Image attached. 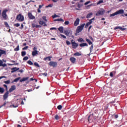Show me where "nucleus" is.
I'll return each instance as SVG.
<instances>
[{"label":"nucleus","mask_w":127,"mask_h":127,"mask_svg":"<svg viewBox=\"0 0 127 127\" xmlns=\"http://www.w3.org/2000/svg\"><path fill=\"white\" fill-rule=\"evenodd\" d=\"M28 16L30 19H35V16L32 15V13L29 12L28 13Z\"/></svg>","instance_id":"obj_10"},{"label":"nucleus","mask_w":127,"mask_h":127,"mask_svg":"<svg viewBox=\"0 0 127 127\" xmlns=\"http://www.w3.org/2000/svg\"><path fill=\"white\" fill-rule=\"evenodd\" d=\"M3 87H4L5 88H6V90H7V85L4 84V85H3Z\"/></svg>","instance_id":"obj_60"},{"label":"nucleus","mask_w":127,"mask_h":127,"mask_svg":"<svg viewBox=\"0 0 127 127\" xmlns=\"http://www.w3.org/2000/svg\"><path fill=\"white\" fill-rule=\"evenodd\" d=\"M89 3H91V1H88L87 2H86L84 4L85 5H87V4H89Z\"/></svg>","instance_id":"obj_48"},{"label":"nucleus","mask_w":127,"mask_h":127,"mask_svg":"<svg viewBox=\"0 0 127 127\" xmlns=\"http://www.w3.org/2000/svg\"><path fill=\"white\" fill-rule=\"evenodd\" d=\"M66 44H67V45H70L71 44V43L70 42V41L66 40Z\"/></svg>","instance_id":"obj_45"},{"label":"nucleus","mask_w":127,"mask_h":127,"mask_svg":"<svg viewBox=\"0 0 127 127\" xmlns=\"http://www.w3.org/2000/svg\"><path fill=\"white\" fill-rule=\"evenodd\" d=\"M29 79V77H24L23 78H22L21 80H20V82L21 83H22V82H24L25 81H27V80Z\"/></svg>","instance_id":"obj_18"},{"label":"nucleus","mask_w":127,"mask_h":127,"mask_svg":"<svg viewBox=\"0 0 127 127\" xmlns=\"http://www.w3.org/2000/svg\"><path fill=\"white\" fill-rule=\"evenodd\" d=\"M11 70H12L11 73H14V72H16V71L19 70V67H13L12 68Z\"/></svg>","instance_id":"obj_13"},{"label":"nucleus","mask_w":127,"mask_h":127,"mask_svg":"<svg viewBox=\"0 0 127 127\" xmlns=\"http://www.w3.org/2000/svg\"><path fill=\"white\" fill-rule=\"evenodd\" d=\"M3 63V62L2 61L0 60V67L2 65V64Z\"/></svg>","instance_id":"obj_54"},{"label":"nucleus","mask_w":127,"mask_h":127,"mask_svg":"<svg viewBox=\"0 0 127 127\" xmlns=\"http://www.w3.org/2000/svg\"><path fill=\"white\" fill-rule=\"evenodd\" d=\"M32 27H33V28L36 27V25H35V24H32Z\"/></svg>","instance_id":"obj_62"},{"label":"nucleus","mask_w":127,"mask_h":127,"mask_svg":"<svg viewBox=\"0 0 127 127\" xmlns=\"http://www.w3.org/2000/svg\"><path fill=\"white\" fill-rule=\"evenodd\" d=\"M49 65L50 66H52V67H55L57 66V62H50L49 63Z\"/></svg>","instance_id":"obj_7"},{"label":"nucleus","mask_w":127,"mask_h":127,"mask_svg":"<svg viewBox=\"0 0 127 127\" xmlns=\"http://www.w3.org/2000/svg\"><path fill=\"white\" fill-rule=\"evenodd\" d=\"M120 29H121V30H122V31H125V30H126V28L120 27Z\"/></svg>","instance_id":"obj_42"},{"label":"nucleus","mask_w":127,"mask_h":127,"mask_svg":"<svg viewBox=\"0 0 127 127\" xmlns=\"http://www.w3.org/2000/svg\"><path fill=\"white\" fill-rule=\"evenodd\" d=\"M39 24L41 25H43V26H47V24L45 22L43 21V20H39Z\"/></svg>","instance_id":"obj_12"},{"label":"nucleus","mask_w":127,"mask_h":127,"mask_svg":"<svg viewBox=\"0 0 127 127\" xmlns=\"http://www.w3.org/2000/svg\"><path fill=\"white\" fill-rule=\"evenodd\" d=\"M86 41L87 42H88V44H89V45H93V43L91 41V40H90V39H86Z\"/></svg>","instance_id":"obj_21"},{"label":"nucleus","mask_w":127,"mask_h":127,"mask_svg":"<svg viewBox=\"0 0 127 127\" xmlns=\"http://www.w3.org/2000/svg\"><path fill=\"white\" fill-rule=\"evenodd\" d=\"M118 118H119V116H118L117 115H115V119H118Z\"/></svg>","instance_id":"obj_64"},{"label":"nucleus","mask_w":127,"mask_h":127,"mask_svg":"<svg viewBox=\"0 0 127 127\" xmlns=\"http://www.w3.org/2000/svg\"><path fill=\"white\" fill-rule=\"evenodd\" d=\"M93 48H94V45H91L90 48V53H89V55H91V54H92V52H93Z\"/></svg>","instance_id":"obj_20"},{"label":"nucleus","mask_w":127,"mask_h":127,"mask_svg":"<svg viewBox=\"0 0 127 127\" xmlns=\"http://www.w3.org/2000/svg\"><path fill=\"white\" fill-rule=\"evenodd\" d=\"M14 26H16V27H18V26H20V24L19 23H16L14 24Z\"/></svg>","instance_id":"obj_44"},{"label":"nucleus","mask_w":127,"mask_h":127,"mask_svg":"<svg viewBox=\"0 0 127 127\" xmlns=\"http://www.w3.org/2000/svg\"><path fill=\"white\" fill-rule=\"evenodd\" d=\"M4 54V55H6V52L4 50H0V57H1V55Z\"/></svg>","instance_id":"obj_16"},{"label":"nucleus","mask_w":127,"mask_h":127,"mask_svg":"<svg viewBox=\"0 0 127 127\" xmlns=\"http://www.w3.org/2000/svg\"><path fill=\"white\" fill-rule=\"evenodd\" d=\"M37 48H36V47H34L33 48V50H34V51H37Z\"/></svg>","instance_id":"obj_53"},{"label":"nucleus","mask_w":127,"mask_h":127,"mask_svg":"<svg viewBox=\"0 0 127 127\" xmlns=\"http://www.w3.org/2000/svg\"><path fill=\"white\" fill-rule=\"evenodd\" d=\"M4 83H5V84H9V83H10V80H8L7 81H4Z\"/></svg>","instance_id":"obj_41"},{"label":"nucleus","mask_w":127,"mask_h":127,"mask_svg":"<svg viewBox=\"0 0 127 127\" xmlns=\"http://www.w3.org/2000/svg\"><path fill=\"white\" fill-rule=\"evenodd\" d=\"M70 61L71 62V63H73L74 64V63L76 62V58L74 57H71L70 58Z\"/></svg>","instance_id":"obj_19"},{"label":"nucleus","mask_w":127,"mask_h":127,"mask_svg":"<svg viewBox=\"0 0 127 127\" xmlns=\"http://www.w3.org/2000/svg\"><path fill=\"white\" fill-rule=\"evenodd\" d=\"M16 19L20 22H22V21H24V16L21 15V14H19L18 15H17Z\"/></svg>","instance_id":"obj_3"},{"label":"nucleus","mask_w":127,"mask_h":127,"mask_svg":"<svg viewBox=\"0 0 127 127\" xmlns=\"http://www.w3.org/2000/svg\"><path fill=\"white\" fill-rule=\"evenodd\" d=\"M117 15L118 14H123V13H125V10L124 9H120L118 11H116Z\"/></svg>","instance_id":"obj_15"},{"label":"nucleus","mask_w":127,"mask_h":127,"mask_svg":"<svg viewBox=\"0 0 127 127\" xmlns=\"http://www.w3.org/2000/svg\"><path fill=\"white\" fill-rule=\"evenodd\" d=\"M53 5L51 4H49L46 7H52Z\"/></svg>","instance_id":"obj_56"},{"label":"nucleus","mask_w":127,"mask_h":127,"mask_svg":"<svg viewBox=\"0 0 127 127\" xmlns=\"http://www.w3.org/2000/svg\"><path fill=\"white\" fill-rule=\"evenodd\" d=\"M36 28H38V27H41V26L39 25H36Z\"/></svg>","instance_id":"obj_59"},{"label":"nucleus","mask_w":127,"mask_h":127,"mask_svg":"<svg viewBox=\"0 0 127 127\" xmlns=\"http://www.w3.org/2000/svg\"><path fill=\"white\" fill-rule=\"evenodd\" d=\"M93 120H94V115L93 114H90L88 117V121L89 123H92L93 122Z\"/></svg>","instance_id":"obj_9"},{"label":"nucleus","mask_w":127,"mask_h":127,"mask_svg":"<svg viewBox=\"0 0 127 127\" xmlns=\"http://www.w3.org/2000/svg\"><path fill=\"white\" fill-rule=\"evenodd\" d=\"M44 60L46 61V60H49V61H51V58L50 57H48L44 58Z\"/></svg>","instance_id":"obj_29"},{"label":"nucleus","mask_w":127,"mask_h":127,"mask_svg":"<svg viewBox=\"0 0 127 127\" xmlns=\"http://www.w3.org/2000/svg\"><path fill=\"white\" fill-rule=\"evenodd\" d=\"M84 26H85V23L82 24L80 26H78L77 27L75 34H78V33H80V32H81V31H82L83 29H84Z\"/></svg>","instance_id":"obj_2"},{"label":"nucleus","mask_w":127,"mask_h":127,"mask_svg":"<svg viewBox=\"0 0 127 127\" xmlns=\"http://www.w3.org/2000/svg\"><path fill=\"white\" fill-rule=\"evenodd\" d=\"M79 46L80 47H84V46H88V44H87L86 43H82L79 45Z\"/></svg>","instance_id":"obj_22"},{"label":"nucleus","mask_w":127,"mask_h":127,"mask_svg":"<svg viewBox=\"0 0 127 127\" xmlns=\"http://www.w3.org/2000/svg\"><path fill=\"white\" fill-rule=\"evenodd\" d=\"M18 72H20V73H23V70L20 69V70H19L18 71Z\"/></svg>","instance_id":"obj_63"},{"label":"nucleus","mask_w":127,"mask_h":127,"mask_svg":"<svg viewBox=\"0 0 127 127\" xmlns=\"http://www.w3.org/2000/svg\"><path fill=\"white\" fill-rule=\"evenodd\" d=\"M1 66H2V67H5V66H6V64H2Z\"/></svg>","instance_id":"obj_58"},{"label":"nucleus","mask_w":127,"mask_h":127,"mask_svg":"<svg viewBox=\"0 0 127 127\" xmlns=\"http://www.w3.org/2000/svg\"><path fill=\"white\" fill-rule=\"evenodd\" d=\"M64 24H65V25H68V24H69V21H65L64 22Z\"/></svg>","instance_id":"obj_50"},{"label":"nucleus","mask_w":127,"mask_h":127,"mask_svg":"<svg viewBox=\"0 0 127 127\" xmlns=\"http://www.w3.org/2000/svg\"><path fill=\"white\" fill-rule=\"evenodd\" d=\"M81 55H82L79 52L75 53L73 55L74 56H81Z\"/></svg>","instance_id":"obj_27"},{"label":"nucleus","mask_w":127,"mask_h":127,"mask_svg":"<svg viewBox=\"0 0 127 127\" xmlns=\"http://www.w3.org/2000/svg\"><path fill=\"white\" fill-rule=\"evenodd\" d=\"M57 30V28H56V27H52L50 28V30Z\"/></svg>","instance_id":"obj_49"},{"label":"nucleus","mask_w":127,"mask_h":127,"mask_svg":"<svg viewBox=\"0 0 127 127\" xmlns=\"http://www.w3.org/2000/svg\"><path fill=\"white\" fill-rule=\"evenodd\" d=\"M23 60H24V61L28 60V57H25L23 59Z\"/></svg>","instance_id":"obj_47"},{"label":"nucleus","mask_w":127,"mask_h":127,"mask_svg":"<svg viewBox=\"0 0 127 127\" xmlns=\"http://www.w3.org/2000/svg\"><path fill=\"white\" fill-rule=\"evenodd\" d=\"M54 21H62L63 22H64V20L62 18L57 19H55Z\"/></svg>","instance_id":"obj_28"},{"label":"nucleus","mask_w":127,"mask_h":127,"mask_svg":"<svg viewBox=\"0 0 127 127\" xmlns=\"http://www.w3.org/2000/svg\"><path fill=\"white\" fill-rule=\"evenodd\" d=\"M55 120H60V117H59L58 115H56L55 116Z\"/></svg>","instance_id":"obj_35"},{"label":"nucleus","mask_w":127,"mask_h":127,"mask_svg":"<svg viewBox=\"0 0 127 127\" xmlns=\"http://www.w3.org/2000/svg\"><path fill=\"white\" fill-rule=\"evenodd\" d=\"M15 89H16V87L15 86V85H13L9 89V92L10 93H11V92L14 91V90H15Z\"/></svg>","instance_id":"obj_14"},{"label":"nucleus","mask_w":127,"mask_h":127,"mask_svg":"<svg viewBox=\"0 0 127 127\" xmlns=\"http://www.w3.org/2000/svg\"><path fill=\"white\" fill-rule=\"evenodd\" d=\"M93 15V13L90 12L89 13H88L87 16H86V18H90L91 17V16H92Z\"/></svg>","instance_id":"obj_25"},{"label":"nucleus","mask_w":127,"mask_h":127,"mask_svg":"<svg viewBox=\"0 0 127 127\" xmlns=\"http://www.w3.org/2000/svg\"><path fill=\"white\" fill-rule=\"evenodd\" d=\"M41 75H43L44 76H45V77H46V76H47V73L45 72L44 73H41Z\"/></svg>","instance_id":"obj_52"},{"label":"nucleus","mask_w":127,"mask_h":127,"mask_svg":"<svg viewBox=\"0 0 127 127\" xmlns=\"http://www.w3.org/2000/svg\"><path fill=\"white\" fill-rule=\"evenodd\" d=\"M58 30H59L60 32H61V33H63V27H60L58 28Z\"/></svg>","instance_id":"obj_26"},{"label":"nucleus","mask_w":127,"mask_h":127,"mask_svg":"<svg viewBox=\"0 0 127 127\" xmlns=\"http://www.w3.org/2000/svg\"><path fill=\"white\" fill-rule=\"evenodd\" d=\"M27 64L29 65H33V63H32V62H31V61H28L27 62Z\"/></svg>","instance_id":"obj_37"},{"label":"nucleus","mask_w":127,"mask_h":127,"mask_svg":"<svg viewBox=\"0 0 127 127\" xmlns=\"http://www.w3.org/2000/svg\"><path fill=\"white\" fill-rule=\"evenodd\" d=\"M80 23V19L77 18L74 22V26H78Z\"/></svg>","instance_id":"obj_8"},{"label":"nucleus","mask_w":127,"mask_h":127,"mask_svg":"<svg viewBox=\"0 0 127 127\" xmlns=\"http://www.w3.org/2000/svg\"><path fill=\"white\" fill-rule=\"evenodd\" d=\"M8 94H9L8 91H6V92L3 95V98L4 101L6 100L7 98H8Z\"/></svg>","instance_id":"obj_11"},{"label":"nucleus","mask_w":127,"mask_h":127,"mask_svg":"<svg viewBox=\"0 0 127 127\" xmlns=\"http://www.w3.org/2000/svg\"><path fill=\"white\" fill-rule=\"evenodd\" d=\"M21 79V77H17L16 78H15L14 80H13V82H18V81H19V80H20Z\"/></svg>","instance_id":"obj_31"},{"label":"nucleus","mask_w":127,"mask_h":127,"mask_svg":"<svg viewBox=\"0 0 127 127\" xmlns=\"http://www.w3.org/2000/svg\"><path fill=\"white\" fill-rule=\"evenodd\" d=\"M76 4L78 8H80V7H81V6H83V5H82V4H80L79 3H77Z\"/></svg>","instance_id":"obj_34"},{"label":"nucleus","mask_w":127,"mask_h":127,"mask_svg":"<svg viewBox=\"0 0 127 127\" xmlns=\"http://www.w3.org/2000/svg\"><path fill=\"white\" fill-rule=\"evenodd\" d=\"M42 19L44 21H46V22H47V19H46V16H43Z\"/></svg>","instance_id":"obj_40"},{"label":"nucleus","mask_w":127,"mask_h":127,"mask_svg":"<svg viewBox=\"0 0 127 127\" xmlns=\"http://www.w3.org/2000/svg\"><path fill=\"white\" fill-rule=\"evenodd\" d=\"M115 74H116V71L111 72L110 73V77H114V75H115Z\"/></svg>","instance_id":"obj_24"},{"label":"nucleus","mask_w":127,"mask_h":127,"mask_svg":"<svg viewBox=\"0 0 127 127\" xmlns=\"http://www.w3.org/2000/svg\"><path fill=\"white\" fill-rule=\"evenodd\" d=\"M62 108H63V107H62V105H59V106H58V110H62Z\"/></svg>","instance_id":"obj_43"},{"label":"nucleus","mask_w":127,"mask_h":127,"mask_svg":"<svg viewBox=\"0 0 127 127\" xmlns=\"http://www.w3.org/2000/svg\"><path fill=\"white\" fill-rule=\"evenodd\" d=\"M34 64L35 65V66H37V67H40L39 64L37 63H34Z\"/></svg>","instance_id":"obj_46"},{"label":"nucleus","mask_w":127,"mask_h":127,"mask_svg":"<svg viewBox=\"0 0 127 127\" xmlns=\"http://www.w3.org/2000/svg\"><path fill=\"white\" fill-rule=\"evenodd\" d=\"M4 24L6 25V27H8V23H7L6 22H4Z\"/></svg>","instance_id":"obj_57"},{"label":"nucleus","mask_w":127,"mask_h":127,"mask_svg":"<svg viewBox=\"0 0 127 127\" xmlns=\"http://www.w3.org/2000/svg\"><path fill=\"white\" fill-rule=\"evenodd\" d=\"M64 33L65 35L66 36H68V37H72V38H74V36L72 35V30L71 29L67 28L66 30L64 31Z\"/></svg>","instance_id":"obj_1"},{"label":"nucleus","mask_w":127,"mask_h":127,"mask_svg":"<svg viewBox=\"0 0 127 127\" xmlns=\"http://www.w3.org/2000/svg\"><path fill=\"white\" fill-rule=\"evenodd\" d=\"M71 45L73 46V48H77L79 46V44H77L74 40L71 41Z\"/></svg>","instance_id":"obj_6"},{"label":"nucleus","mask_w":127,"mask_h":127,"mask_svg":"<svg viewBox=\"0 0 127 127\" xmlns=\"http://www.w3.org/2000/svg\"><path fill=\"white\" fill-rule=\"evenodd\" d=\"M104 12H105V9H104V8H101L96 12V15L97 16L103 15V14H104Z\"/></svg>","instance_id":"obj_5"},{"label":"nucleus","mask_w":127,"mask_h":127,"mask_svg":"<svg viewBox=\"0 0 127 127\" xmlns=\"http://www.w3.org/2000/svg\"><path fill=\"white\" fill-rule=\"evenodd\" d=\"M60 36H61V37H63V38H64V39H66V36L63 34H60Z\"/></svg>","instance_id":"obj_39"},{"label":"nucleus","mask_w":127,"mask_h":127,"mask_svg":"<svg viewBox=\"0 0 127 127\" xmlns=\"http://www.w3.org/2000/svg\"><path fill=\"white\" fill-rule=\"evenodd\" d=\"M52 17H53V18H55L56 17H59V16H58L57 15H53Z\"/></svg>","instance_id":"obj_51"},{"label":"nucleus","mask_w":127,"mask_h":127,"mask_svg":"<svg viewBox=\"0 0 127 127\" xmlns=\"http://www.w3.org/2000/svg\"><path fill=\"white\" fill-rule=\"evenodd\" d=\"M27 48H28V47L26 46V47H24L22 49V50H26L27 49Z\"/></svg>","instance_id":"obj_55"},{"label":"nucleus","mask_w":127,"mask_h":127,"mask_svg":"<svg viewBox=\"0 0 127 127\" xmlns=\"http://www.w3.org/2000/svg\"><path fill=\"white\" fill-rule=\"evenodd\" d=\"M21 55L22 56H25V55H26V52H25V51L24 52H21Z\"/></svg>","instance_id":"obj_38"},{"label":"nucleus","mask_w":127,"mask_h":127,"mask_svg":"<svg viewBox=\"0 0 127 127\" xmlns=\"http://www.w3.org/2000/svg\"><path fill=\"white\" fill-rule=\"evenodd\" d=\"M32 56H36V55H38V51H33L32 52Z\"/></svg>","instance_id":"obj_17"},{"label":"nucleus","mask_w":127,"mask_h":127,"mask_svg":"<svg viewBox=\"0 0 127 127\" xmlns=\"http://www.w3.org/2000/svg\"><path fill=\"white\" fill-rule=\"evenodd\" d=\"M4 92V89L3 88L0 87V93L2 94Z\"/></svg>","instance_id":"obj_32"},{"label":"nucleus","mask_w":127,"mask_h":127,"mask_svg":"<svg viewBox=\"0 0 127 127\" xmlns=\"http://www.w3.org/2000/svg\"><path fill=\"white\" fill-rule=\"evenodd\" d=\"M8 11V10L5 9L2 12V16L4 20H6V19H7V15L6 14V12H7Z\"/></svg>","instance_id":"obj_4"},{"label":"nucleus","mask_w":127,"mask_h":127,"mask_svg":"<svg viewBox=\"0 0 127 127\" xmlns=\"http://www.w3.org/2000/svg\"><path fill=\"white\" fill-rule=\"evenodd\" d=\"M14 51H19V46L18 45L16 48L14 49Z\"/></svg>","instance_id":"obj_33"},{"label":"nucleus","mask_w":127,"mask_h":127,"mask_svg":"<svg viewBox=\"0 0 127 127\" xmlns=\"http://www.w3.org/2000/svg\"><path fill=\"white\" fill-rule=\"evenodd\" d=\"M77 40L78 42H80V43H82V42H85V40L81 38H79Z\"/></svg>","instance_id":"obj_23"},{"label":"nucleus","mask_w":127,"mask_h":127,"mask_svg":"<svg viewBox=\"0 0 127 127\" xmlns=\"http://www.w3.org/2000/svg\"><path fill=\"white\" fill-rule=\"evenodd\" d=\"M104 2V0H100L97 2V5L101 4V3H103Z\"/></svg>","instance_id":"obj_36"},{"label":"nucleus","mask_w":127,"mask_h":127,"mask_svg":"<svg viewBox=\"0 0 127 127\" xmlns=\"http://www.w3.org/2000/svg\"><path fill=\"white\" fill-rule=\"evenodd\" d=\"M115 15H118V14H117V12H115V13L110 14V17H112L113 16H115Z\"/></svg>","instance_id":"obj_30"},{"label":"nucleus","mask_w":127,"mask_h":127,"mask_svg":"<svg viewBox=\"0 0 127 127\" xmlns=\"http://www.w3.org/2000/svg\"><path fill=\"white\" fill-rule=\"evenodd\" d=\"M93 5L94 6V5H95V4H94V3H91L90 4L88 5V6H92Z\"/></svg>","instance_id":"obj_61"}]
</instances>
